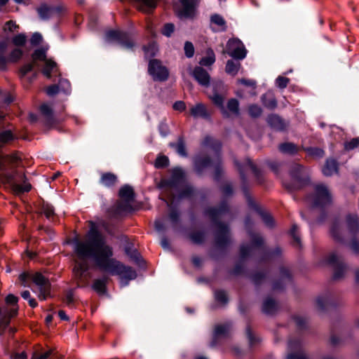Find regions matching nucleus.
<instances>
[{
    "instance_id": "11",
    "label": "nucleus",
    "mask_w": 359,
    "mask_h": 359,
    "mask_svg": "<svg viewBox=\"0 0 359 359\" xmlns=\"http://www.w3.org/2000/svg\"><path fill=\"white\" fill-rule=\"evenodd\" d=\"M138 8L144 13H149L156 7L157 0H135Z\"/></svg>"
},
{
    "instance_id": "2",
    "label": "nucleus",
    "mask_w": 359,
    "mask_h": 359,
    "mask_svg": "<svg viewBox=\"0 0 359 359\" xmlns=\"http://www.w3.org/2000/svg\"><path fill=\"white\" fill-rule=\"evenodd\" d=\"M20 280L24 286H26L27 279H31L39 288V298L41 300H45L50 294V285L47 278L41 273L36 272L34 273H24L20 275Z\"/></svg>"
},
{
    "instance_id": "61",
    "label": "nucleus",
    "mask_w": 359,
    "mask_h": 359,
    "mask_svg": "<svg viewBox=\"0 0 359 359\" xmlns=\"http://www.w3.org/2000/svg\"><path fill=\"white\" fill-rule=\"evenodd\" d=\"M21 295H22V297L25 299H30V293L28 290H26V291H24L23 292H22Z\"/></svg>"
},
{
    "instance_id": "24",
    "label": "nucleus",
    "mask_w": 359,
    "mask_h": 359,
    "mask_svg": "<svg viewBox=\"0 0 359 359\" xmlns=\"http://www.w3.org/2000/svg\"><path fill=\"white\" fill-rule=\"evenodd\" d=\"M12 189L15 194H21L28 192L31 190L32 186L29 183L25 182L23 184H18L16 183L11 184Z\"/></svg>"
},
{
    "instance_id": "60",
    "label": "nucleus",
    "mask_w": 359,
    "mask_h": 359,
    "mask_svg": "<svg viewBox=\"0 0 359 359\" xmlns=\"http://www.w3.org/2000/svg\"><path fill=\"white\" fill-rule=\"evenodd\" d=\"M58 316L62 320H68V318L64 311H59Z\"/></svg>"
},
{
    "instance_id": "40",
    "label": "nucleus",
    "mask_w": 359,
    "mask_h": 359,
    "mask_svg": "<svg viewBox=\"0 0 359 359\" xmlns=\"http://www.w3.org/2000/svg\"><path fill=\"white\" fill-rule=\"evenodd\" d=\"M175 30V26L172 23H167L164 25L162 33L163 35L170 36Z\"/></svg>"
},
{
    "instance_id": "59",
    "label": "nucleus",
    "mask_w": 359,
    "mask_h": 359,
    "mask_svg": "<svg viewBox=\"0 0 359 359\" xmlns=\"http://www.w3.org/2000/svg\"><path fill=\"white\" fill-rule=\"evenodd\" d=\"M351 248L353 249V250L355 252H359V243H358L357 242L355 241H353L352 243H351Z\"/></svg>"
},
{
    "instance_id": "28",
    "label": "nucleus",
    "mask_w": 359,
    "mask_h": 359,
    "mask_svg": "<svg viewBox=\"0 0 359 359\" xmlns=\"http://www.w3.org/2000/svg\"><path fill=\"white\" fill-rule=\"evenodd\" d=\"M170 145L172 147H175L180 155L182 156H186L185 145L182 139H179L177 143H171Z\"/></svg>"
},
{
    "instance_id": "57",
    "label": "nucleus",
    "mask_w": 359,
    "mask_h": 359,
    "mask_svg": "<svg viewBox=\"0 0 359 359\" xmlns=\"http://www.w3.org/2000/svg\"><path fill=\"white\" fill-rule=\"evenodd\" d=\"M6 66V60L4 57L0 56V69H4Z\"/></svg>"
},
{
    "instance_id": "34",
    "label": "nucleus",
    "mask_w": 359,
    "mask_h": 359,
    "mask_svg": "<svg viewBox=\"0 0 359 359\" xmlns=\"http://www.w3.org/2000/svg\"><path fill=\"white\" fill-rule=\"evenodd\" d=\"M290 79L285 76H279L276 80V83L278 87L280 88H285L287 87V84L289 83Z\"/></svg>"
},
{
    "instance_id": "62",
    "label": "nucleus",
    "mask_w": 359,
    "mask_h": 359,
    "mask_svg": "<svg viewBox=\"0 0 359 359\" xmlns=\"http://www.w3.org/2000/svg\"><path fill=\"white\" fill-rule=\"evenodd\" d=\"M337 260V257L335 255H332L330 256V257L328 258V262L330 264H333Z\"/></svg>"
},
{
    "instance_id": "5",
    "label": "nucleus",
    "mask_w": 359,
    "mask_h": 359,
    "mask_svg": "<svg viewBox=\"0 0 359 359\" xmlns=\"http://www.w3.org/2000/svg\"><path fill=\"white\" fill-rule=\"evenodd\" d=\"M198 0H180V7L175 8L177 15L180 18H192Z\"/></svg>"
},
{
    "instance_id": "18",
    "label": "nucleus",
    "mask_w": 359,
    "mask_h": 359,
    "mask_svg": "<svg viewBox=\"0 0 359 359\" xmlns=\"http://www.w3.org/2000/svg\"><path fill=\"white\" fill-rule=\"evenodd\" d=\"M15 137L11 130L0 132V148L12 142Z\"/></svg>"
},
{
    "instance_id": "49",
    "label": "nucleus",
    "mask_w": 359,
    "mask_h": 359,
    "mask_svg": "<svg viewBox=\"0 0 359 359\" xmlns=\"http://www.w3.org/2000/svg\"><path fill=\"white\" fill-rule=\"evenodd\" d=\"M173 109L177 111H182L186 109V104L182 101H177L173 104Z\"/></svg>"
},
{
    "instance_id": "64",
    "label": "nucleus",
    "mask_w": 359,
    "mask_h": 359,
    "mask_svg": "<svg viewBox=\"0 0 359 359\" xmlns=\"http://www.w3.org/2000/svg\"><path fill=\"white\" fill-rule=\"evenodd\" d=\"M122 44L124 47L126 48H131L133 46V42L130 41H123L122 42Z\"/></svg>"
},
{
    "instance_id": "21",
    "label": "nucleus",
    "mask_w": 359,
    "mask_h": 359,
    "mask_svg": "<svg viewBox=\"0 0 359 359\" xmlns=\"http://www.w3.org/2000/svg\"><path fill=\"white\" fill-rule=\"evenodd\" d=\"M101 183L106 187H111L116 182V176L112 173H104L101 177Z\"/></svg>"
},
{
    "instance_id": "6",
    "label": "nucleus",
    "mask_w": 359,
    "mask_h": 359,
    "mask_svg": "<svg viewBox=\"0 0 359 359\" xmlns=\"http://www.w3.org/2000/svg\"><path fill=\"white\" fill-rule=\"evenodd\" d=\"M227 49L228 54L233 58L242 60L246 56L245 46L239 39H229L227 42Z\"/></svg>"
},
{
    "instance_id": "50",
    "label": "nucleus",
    "mask_w": 359,
    "mask_h": 359,
    "mask_svg": "<svg viewBox=\"0 0 359 359\" xmlns=\"http://www.w3.org/2000/svg\"><path fill=\"white\" fill-rule=\"evenodd\" d=\"M33 67H34V65L33 63H29V64H27L25 65H24L21 69H20V73L25 76L26 75L28 72H31L33 69Z\"/></svg>"
},
{
    "instance_id": "54",
    "label": "nucleus",
    "mask_w": 359,
    "mask_h": 359,
    "mask_svg": "<svg viewBox=\"0 0 359 359\" xmlns=\"http://www.w3.org/2000/svg\"><path fill=\"white\" fill-rule=\"evenodd\" d=\"M159 130L163 136H166L168 133V127L165 123H161L159 126Z\"/></svg>"
},
{
    "instance_id": "8",
    "label": "nucleus",
    "mask_w": 359,
    "mask_h": 359,
    "mask_svg": "<svg viewBox=\"0 0 359 359\" xmlns=\"http://www.w3.org/2000/svg\"><path fill=\"white\" fill-rule=\"evenodd\" d=\"M70 83L66 79H60L59 81L58 86L53 85L48 87L46 88V93L50 96H53L59 93L60 90L63 91L65 93H67L70 91Z\"/></svg>"
},
{
    "instance_id": "43",
    "label": "nucleus",
    "mask_w": 359,
    "mask_h": 359,
    "mask_svg": "<svg viewBox=\"0 0 359 359\" xmlns=\"http://www.w3.org/2000/svg\"><path fill=\"white\" fill-rule=\"evenodd\" d=\"M41 113L46 116L47 118H49L52 115V108L48 104H43L40 107Z\"/></svg>"
},
{
    "instance_id": "4",
    "label": "nucleus",
    "mask_w": 359,
    "mask_h": 359,
    "mask_svg": "<svg viewBox=\"0 0 359 359\" xmlns=\"http://www.w3.org/2000/svg\"><path fill=\"white\" fill-rule=\"evenodd\" d=\"M332 202V195L329 189L323 184H317L315 187L314 205L325 206Z\"/></svg>"
},
{
    "instance_id": "32",
    "label": "nucleus",
    "mask_w": 359,
    "mask_h": 359,
    "mask_svg": "<svg viewBox=\"0 0 359 359\" xmlns=\"http://www.w3.org/2000/svg\"><path fill=\"white\" fill-rule=\"evenodd\" d=\"M22 56V51L20 48L14 49L9 55L8 61L17 62Z\"/></svg>"
},
{
    "instance_id": "27",
    "label": "nucleus",
    "mask_w": 359,
    "mask_h": 359,
    "mask_svg": "<svg viewBox=\"0 0 359 359\" xmlns=\"http://www.w3.org/2000/svg\"><path fill=\"white\" fill-rule=\"evenodd\" d=\"M227 109L231 113L238 115L239 112L238 101L236 99L229 100L227 103Z\"/></svg>"
},
{
    "instance_id": "15",
    "label": "nucleus",
    "mask_w": 359,
    "mask_h": 359,
    "mask_svg": "<svg viewBox=\"0 0 359 359\" xmlns=\"http://www.w3.org/2000/svg\"><path fill=\"white\" fill-rule=\"evenodd\" d=\"M120 198L126 201H131L134 198L133 189L129 186H124L119 190Z\"/></svg>"
},
{
    "instance_id": "3",
    "label": "nucleus",
    "mask_w": 359,
    "mask_h": 359,
    "mask_svg": "<svg viewBox=\"0 0 359 359\" xmlns=\"http://www.w3.org/2000/svg\"><path fill=\"white\" fill-rule=\"evenodd\" d=\"M359 230L358 217L357 215H349L347 217L344 226H341L338 222L332 224L330 234L332 237L337 241H339L341 237L338 235V231L343 233L347 232L351 236H353Z\"/></svg>"
},
{
    "instance_id": "33",
    "label": "nucleus",
    "mask_w": 359,
    "mask_h": 359,
    "mask_svg": "<svg viewBox=\"0 0 359 359\" xmlns=\"http://www.w3.org/2000/svg\"><path fill=\"white\" fill-rule=\"evenodd\" d=\"M184 53L187 57H193L194 54V47L191 42L187 41L184 44Z\"/></svg>"
},
{
    "instance_id": "10",
    "label": "nucleus",
    "mask_w": 359,
    "mask_h": 359,
    "mask_svg": "<svg viewBox=\"0 0 359 359\" xmlns=\"http://www.w3.org/2000/svg\"><path fill=\"white\" fill-rule=\"evenodd\" d=\"M191 115L195 118L203 117L208 118L210 114L208 112L205 106L201 103L196 104L190 109Z\"/></svg>"
},
{
    "instance_id": "58",
    "label": "nucleus",
    "mask_w": 359,
    "mask_h": 359,
    "mask_svg": "<svg viewBox=\"0 0 359 359\" xmlns=\"http://www.w3.org/2000/svg\"><path fill=\"white\" fill-rule=\"evenodd\" d=\"M8 159H9V161L11 163H15L18 161L19 160V157L17 154H13L11 156H10L9 157H8Z\"/></svg>"
},
{
    "instance_id": "63",
    "label": "nucleus",
    "mask_w": 359,
    "mask_h": 359,
    "mask_svg": "<svg viewBox=\"0 0 359 359\" xmlns=\"http://www.w3.org/2000/svg\"><path fill=\"white\" fill-rule=\"evenodd\" d=\"M28 301H29V304L31 307L34 308L37 306V303L34 299L30 298L28 299Z\"/></svg>"
},
{
    "instance_id": "22",
    "label": "nucleus",
    "mask_w": 359,
    "mask_h": 359,
    "mask_svg": "<svg viewBox=\"0 0 359 359\" xmlns=\"http://www.w3.org/2000/svg\"><path fill=\"white\" fill-rule=\"evenodd\" d=\"M106 280L97 279L94 281L92 287L98 294H103L106 292Z\"/></svg>"
},
{
    "instance_id": "35",
    "label": "nucleus",
    "mask_w": 359,
    "mask_h": 359,
    "mask_svg": "<svg viewBox=\"0 0 359 359\" xmlns=\"http://www.w3.org/2000/svg\"><path fill=\"white\" fill-rule=\"evenodd\" d=\"M249 114L252 117H257L262 114V109L255 104H252L249 107Z\"/></svg>"
},
{
    "instance_id": "9",
    "label": "nucleus",
    "mask_w": 359,
    "mask_h": 359,
    "mask_svg": "<svg viewBox=\"0 0 359 359\" xmlns=\"http://www.w3.org/2000/svg\"><path fill=\"white\" fill-rule=\"evenodd\" d=\"M193 76L200 85L203 86H208L209 85L210 76L202 67H196L193 72Z\"/></svg>"
},
{
    "instance_id": "55",
    "label": "nucleus",
    "mask_w": 359,
    "mask_h": 359,
    "mask_svg": "<svg viewBox=\"0 0 359 359\" xmlns=\"http://www.w3.org/2000/svg\"><path fill=\"white\" fill-rule=\"evenodd\" d=\"M262 219H263V221L267 225V226H271L272 225V223H273V219L271 218V217L270 215H262Z\"/></svg>"
},
{
    "instance_id": "26",
    "label": "nucleus",
    "mask_w": 359,
    "mask_h": 359,
    "mask_svg": "<svg viewBox=\"0 0 359 359\" xmlns=\"http://www.w3.org/2000/svg\"><path fill=\"white\" fill-rule=\"evenodd\" d=\"M276 307L275 302L272 299H267L264 301L263 304V311L266 313H273Z\"/></svg>"
},
{
    "instance_id": "23",
    "label": "nucleus",
    "mask_w": 359,
    "mask_h": 359,
    "mask_svg": "<svg viewBox=\"0 0 359 359\" xmlns=\"http://www.w3.org/2000/svg\"><path fill=\"white\" fill-rule=\"evenodd\" d=\"M262 99L263 104L266 107H268L269 109H274L275 107H276V105H277L276 100L271 94H270V93L264 94L262 96Z\"/></svg>"
},
{
    "instance_id": "42",
    "label": "nucleus",
    "mask_w": 359,
    "mask_h": 359,
    "mask_svg": "<svg viewBox=\"0 0 359 359\" xmlns=\"http://www.w3.org/2000/svg\"><path fill=\"white\" fill-rule=\"evenodd\" d=\"M216 300L222 304H225L227 302V296L223 291H217L215 294Z\"/></svg>"
},
{
    "instance_id": "29",
    "label": "nucleus",
    "mask_w": 359,
    "mask_h": 359,
    "mask_svg": "<svg viewBox=\"0 0 359 359\" xmlns=\"http://www.w3.org/2000/svg\"><path fill=\"white\" fill-rule=\"evenodd\" d=\"M107 36L109 39L123 40L127 37L126 34L123 32L117 30L109 31Z\"/></svg>"
},
{
    "instance_id": "56",
    "label": "nucleus",
    "mask_w": 359,
    "mask_h": 359,
    "mask_svg": "<svg viewBox=\"0 0 359 359\" xmlns=\"http://www.w3.org/2000/svg\"><path fill=\"white\" fill-rule=\"evenodd\" d=\"M287 359H306V358L302 353H297L288 355Z\"/></svg>"
},
{
    "instance_id": "41",
    "label": "nucleus",
    "mask_w": 359,
    "mask_h": 359,
    "mask_svg": "<svg viewBox=\"0 0 359 359\" xmlns=\"http://www.w3.org/2000/svg\"><path fill=\"white\" fill-rule=\"evenodd\" d=\"M168 158L166 156L158 157L155 161L156 168H163L168 165Z\"/></svg>"
},
{
    "instance_id": "1",
    "label": "nucleus",
    "mask_w": 359,
    "mask_h": 359,
    "mask_svg": "<svg viewBox=\"0 0 359 359\" xmlns=\"http://www.w3.org/2000/svg\"><path fill=\"white\" fill-rule=\"evenodd\" d=\"M86 241L76 243L74 251L76 255L73 273L76 278H81L88 270L86 259L92 257L95 264L102 271L111 275L118 276L121 286H126L129 280H134L137 273L131 267L125 266L120 262L111 258L112 248L105 243L102 234L96 226H91L86 236Z\"/></svg>"
},
{
    "instance_id": "12",
    "label": "nucleus",
    "mask_w": 359,
    "mask_h": 359,
    "mask_svg": "<svg viewBox=\"0 0 359 359\" xmlns=\"http://www.w3.org/2000/svg\"><path fill=\"white\" fill-rule=\"evenodd\" d=\"M209 97L212 100V102L220 109L222 113L224 116L227 114V111L224 106V96L219 95L217 93L215 92L213 93V95H210Z\"/></svg>"
},
{
    "instance_id": "31",
    "label": "nucleus",
    "mask_w": 359,
    "mask_h": 359,
    "mask_svg": "<svg viewBox=\"0 0 359 359\" xmlns=\"http://www.w3.org/2000/svg\"><path fill=\"white\" fill-rule=\"evenodd\" d=\"M269 123L274 128L277 129H282L283 123L280 118L275 115L269 117Z\"/></svg>"
},
{
    "instance_id": "46",
    "label": "nucleus",
    "mask_w": 359,
    "mask_h": 359,
    "mask_svg": "<svg viewBox=\"0 0 359 359\" xmlns=\"http://www.w3.org/2000/svg\"><path fill=\"white\" fill-rule=\"evenodd\" d=\"M18 28V26L15 24V22L10 20L8 21L4 26V31H8L13 32Z\"/></svg>"
},
{
    "instance_id": "47",
    "label": "nucleus",
    "mask_w": 359,
    "mask_h": 359,
    "mask_svg": "<svg viewBox=\"0 0 359 359\" xmlns=\"http://www.w3.org/2000/svg\"><path fill=\"white\" fill-rule=\"evenodd\" d=\"M238 82L239 83L243 84V85H245L246 86L251 87L252 90H254L255 88V86H256L255 81H252V80H248V79H239L238 81Z\"/></svg>"
},
{
    "instance_id": "53",
    "label": "nucleus",
    "mask_w": 359,
    "mask_h": 359,
    "mask_svg": "<svg viewBox=\"0 0 359 359\" xmlns=\"http://www.w3.org/2000/svg\"><path fill=\"white\" fill-rule=\"evenodd\" d=\"M297 226L294 225L290 231V233L295 240V241L299 244L300 243V239L298 235L297 234Z\"/></svg>"
},
{
    "instance_id": "45",
    "label": "nucleus",
    "mask_w": 359,
    "mask_h": 359,
    "mask_svg": "<svg viewBox=\"0 0 359 359\" xmlns=\"http://www.w3.org/2000/svg\"><path fill=\"white\" fill-rule=\"evenodd\" d=\"M172 175L175 180H179L184 177V172L181 168H176L172 170Z\"/></svg>"
},
{
    "instance_id": "36",
    "label": "nucleus",
    "mask_w": 359,
    "mask_h": 359,
    "mask_svg": "<svg viewBox=\"0 0 359 359\" xmlns=\"http://www.w3.org/2000/svg\"><path fill=\"white\" fill-rule=\"evenodd\" d=\"M26 42V36L23 34H20L13 39V43L15 46H23Z\"/></svg>"
},
{
    "instance_id": "30",
    "label": "nucleus",
    "mask_w": 359,
    "mask_h": 359,
    "mask_svg": "<svg viewBox=\"0 0 359 359\" xmlns=\"http://www.w3.org/2000/svg\"><path fill=\"white\" fill-rule=\"evenodd\" d=\"M33 62H35L38 60L45 62L46 58V51L43 49H38L34 51L32 55Z\"/></svg>"
},
{
    "instance_id": "37",
    "label": "nucleus",
    "mask_w": 359,
    "mask_h": 359,
    "mask_svg": "<svg viewBox=\"0 0 359 359\" xmlns=\"http://www.w3.org/2000/svg\"><path fill=\"white\" fill-rule=\"evenodd\" d=\"M359 145V138H353L351 141L345 143L344 147L346 150L353 149Z\"/></svg>"
},
{
    "instance_id": "19",
    "label": "nucleus",
    "mask_w": 359,
    "mask_h": 359,
    "mask_svg": "<svg viewBox=\"0 0 359 359\" xmlns=\"http://www.w3.org/2000/svg\"><path fill=\"white\" fill-rule=\"evenodd\" d=\"M211 22L218 27L220 31H225L226 29V21L222 16L218 14H214L210 18Z\"/></svg>"
},
{
    "instance_id": "7",
    "label": "nucleus",
    "mask_w": 359,
    "mask_h": 359,
    "mask_svg": "<svg viewBox=\"0 0 359 359\" xmlns=\"http://www.w3.org/2000/svg\"><path fill=\"white\" fill-rule=\"evenodd\" d=\"M149 72L155 80L164 81L168 76L167 69L162 66L161 62L157 60H152L149 62Z\"/></svg>"
},
{
    "instance_id": "51",
    "label": "nucleus",
    "mask_w": 359,
    "mask_h": 359,
    "mask_svg": "<svg viewBox=\"0 0 359 359\" xmlns=\"http://www.w3.org/2000/svg\"><path fill=\"white\" fill-rule=\"evenodd\" d=\"M42 40V36L39 33H35L32 35L31 38L32 44L36 45L39 44Z\"/></svg>"
},
{
    "instance_id": "48",
    "label": "nucleus",
    "mask_w": 359,
    "mask_h": 359,
    "mask_svg": "<svg viewBox=\"0 0 359 359\" xmlns=\"http://www.w3.org/2000/svg\"><path fill=\"white\" fill-rule=\"evenodd\" d=\"M191 239L196 243H199L203 240V234L201 233H196L191 235Z\"/></svg>"
},
{
    "instance_id": "14",
    "label": "nucleus",
    "mask_w": 359,
    "mask_h": 359,
    "mask_svg": "<svg viewBox=\"0 0 359 359\" xmlns=\"http://www.w3.org/2000/svg\"><path fill=\"white\" fill-rule=\"evenodd\" d=\"M45 66L42 70V72L47 78H50L51 74L57 71L56 63L50 59L46 60Z\"/></svg>"
},
{
    "instance_id": "52",
    "label": "nucleus",
    "mask_w": 359,
    "mask_h": 359,
    "mask_svg": "<svg viewBox=\"0 0 359 359\" xmlns=\"http://www.w3.org/2000/svg\"><path fill=\"white\" fill-rule=\"evenodd\" d=\"M50 354V351H46L43 353H34L32 359H46Z\"/></svg>"
},
{
    "instance_id": "20",
    "label": "nucleus",
    "mask_w": 359,
    "mask_h": 359,
    "mask_svg": "<svg viewBox=\"0 0 359 359\" xmlns=\"http://www.w3.org/2000/svg\"><path fill=\"white\" fill-rule=\"evenodd\" d=\"M241 67L239 62H234L233 60H228L226 65V72L229 74L235 76Z\"/></svg>"
},
{
    "instance_id": "25",
    "label": "nucleus",
    "mask_w": 359,
    "mask_h": 359,
    "mask_svg": "<svg viewBox=\"0 0 359 359\" xmlns=\"http://www.w3.org/2000/svg\"><path fill=\"white\" fill-rule=\"evenodd\" d=\"M279 149L287 154H294L297 151V147L292 143H284L279 146Z\"/></svg>"
},
{
    "instance_id": "38",
    "label": "nucleus",
    "mask_w": 359,
    "mask_h": 359,
    "mask_svg": "<svg viewBox=\"0 0 359 359\" xmlns=\"http://www.w3.org/2000/svg\"><path fill=\"white\" fill-rule=\"evenodd\" d=\"M42 211L48 219L51 218L54 215L53 208L48 204L43 205Z\"/></svg>"
},
{
    "instance_id": "44",
    "label": "nucleus",
    "mask_w": 359,
    "mask_h": 359,
    "mask_svg": "<svg viewBox=\"0 0 359 359\" xmlns=\"http://www.w3.org/2000/svg\"><path fill=\"white\" fill-rule=\"evenodd\" d=\"M229 330V326L226 325H218L215 327V334L216 337H219L225 334Z\"/></svg>"
},
{
    "instance_id": "39",
    "label": "nucleus",
    "mask_w": 359,
    "mask_h": 359,
    "mask_svg": "<svg viewBox=\"0 0 359 359\" xmlns=\"http://www.w3.org/2000/svg\"><path fill=\"white\" fill-rule=\"evenodd\" d=\"M38 13L42 19H46L49 17L50 10L46 6H42L38 9Z\"/></svg>"
},
{
    "instance_id": "17",
    "label": "nucleus",
    "mask_w": 359,
    "mask_h": 359,
    "mask_svg": "<svg viewBox=\"0 0 359 359\" xmlns=\"http://www.w3.org/2000/svg\"><path fill=\"white\" fill-rule=\"evenodd\" d=\"M337 172V163L334 160L327 161L324 168H323V172L326 176H330Z\"/></svg>"
},
{
    "instance_id": "13",
    "label": "nucleus",
    "mask_w": 359,
    "mask_h": 359,
    "mask_svg": "<svg viewBox=\"0 0 359 359\" xmlns=\"http://www.w3.org/2000/svg\"><path fill=\"white\" fill-rule=\"evenodd\" d=\"M18 297L13 295V294H8L6 298V304L13 306L14 307L11 308L8 312L5 311V313H7L9 318L13 317L16 315L18 308H17V302H18Z\"/></svg>"
},
{
    "instance_id": "16",
    "label": "nucleus",
    "mask_w": 359,
    "mask_h": 359,
    "mask_svg": "<svg viewBox=\"0 0 359 359\" xmlns=\"http://www.w3.org/2000/svg\"><path fill=\"white\" fill-rule=\"evenodd\" d=\"M215 62V55L211 48H208L205 52V56L200 60V65L202 66H211Z\"/></svg>"
}]
</instances>
